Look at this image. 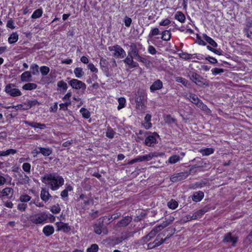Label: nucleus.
Wrapping results in <instances>:
<instances>
[{"label": "nucleus", "mask_w": 252, "mask_h": 252, "mask_svg": "<svg viewBox=\"0 0 252 252\" xmlns=\"http://www.w3.org/2000/svg\"><path fill=\"white\" fill-rule=\"evenodd\" d=\"M98 250V246L97 244H94L87 249V252H97Z\"/></svg>", "instance_id": "de8ad7c7"}, {"label": "nucleus", "mask_w": 252, "mask_h": 252, "mask_svg": "<svg viewBox=\"0 0 252 252\" xmlns=\"http://www.w3.org/2000/svg\"><path fill=\"white\" fill-rule=\"evenodd\" d=\"M39 66L35 63L32 64L30 66V69L31 70V73L33 75H36L38 73Z\"/></svg>", "instance_id": "c9c22d12"}, {"label": "nucleus", "mask_w": 252, "mask_h": 252, "mask_svg": "<svg viewBox=\"0 0 252 252\" xmlns=\"http://www.w3.org/2000/svg\"><path fill=\"white\" fill-rule=\"evenodd\" d=\"M118 101L119 105L117 108L118 110H120L125 107L126 102V99L124 97H120L118 98Z\"/></svg>", "instance_id": "58836bf2"}, {"label": "nucleus", "mask_w": 252, "mask_h": 252, "mask_svg": "<svg viewBox=\"0 0 252 252\" xmlns=\"http://www.w3.org/2000/svg\"><path fill=\"white\" fill-rule=\"evenodd\" d=\"M6 27L11 29H14L16 28L14 21L12 19H10L8 20Z\"/></svg>", "instance_id": "4d7b16f0"}, {"label": "nucleus", "mask_w": 252, "mask_h": 252, "mask_svg": "<svg viewBox=\"0 0 252 252\" xmlns=\"http://www.w3.org/2000/svg\"><path fill=\"white\" fill-rule=\"evenodd\" d=\"M148 51L150 54L152 55H155L157 53V50L156 48L152 45L149 46L148 48Z\"/></svg>", "instance_id": "680f3d73"}, {"label": "nucleus", "mask_w": 252, "mask_h": 252, "mask_svg": "<svg viewBox=\"0 0 252 252\" xmlns=\"http://www.w3.org/2000/svg\"><path fill=\"white\" fill-rule=\"evenodd\" d=\"M175 19L180 22L183 23L185 21V16L184 14L181 11H177L175 15Z\"/></svg>", "instance_id": "a878e982"}, {"label": "nucleus", "mask_w": 252, "mask_h": 252, "mask_svg": "<svg viewBox=\"0 0 252 252\" xmlns=\"http://www.w3.org/2000/svg\"><path fill=\"white\" fill-rule=\"evenodd\" d=\"M182 158L178 155H173L169 158L168 162L170 164H175L179 161Z\"/></svg>", "instance_id": "7c9ffc66"}, {"label": "nucleus", "mask_w": 252, "mask_h": 252, "mask_svg": "<svg viewBox=\"0 0 252 252\" xmlns=\"http://www.w3.org/2000/svg\"><path fill=\"white\" fill-rule=\"evenodd\" d=\"M27 207V205L25 203H20L18 205L17 208L21 211H24Z\"/></svg>", "instance_id": "e2e57ef3"}, {"label": "nucleus", "mask_w": 252, "mask_h": 252, "mask_svg": "<svg viewBox=\"0 0 252 252\" xmlns=\"http://www.w3.org/2000/svg\"><path fill=\"white\" fill-rule=\"evenodd\" d=\"M42 182L48 185L52 190L55 191L63 185L64 180L62 176L53 173L44 175L42 178Z\"/></svg>", "instance_id": "f257e3e1"}, {"label": "nucleus", "mask_w": 252, "mask_h": 252, "mask_svg": "<svg viewBox=\"0 0 252 252\" xmlns=\"http://www.w3.org/2000/svg\"><path fill=\"white\" fill-rule=\"evenodd\" d=\"M75 77L78 78H81L84 75V72L81 67H76L74 70Z\"/></svg>", "instance_id": "473e14b6"}, {"label": "nucleus", "mask_w": 252, "mask_h": 252, "mask_svg": "<svg viewBox=\"0 0 252 252\" xmlns=\"http://www.w3.org/2000/svg\"><path fill=\"white\" fill-rule=\"evenodd\" d=\"M103 226L102 222L99 224H96L94 225V231L95 233L100 234L102 232V228Z\"/></svg>", "instance_id": "e433bc0d"}, {"label": "nucleus", "mask_w": 252, "mask_h": 252, "mask_svg": "<svg viewBox=\"0 0 252 252\" xmlns=\"http://www.w3.org/2000/svg\"><path fill=\"white\" fill-rule=\"evenodd\" d=\"M36 105H39V103L36 100H33L29 101L28 102V104H27V108H28V109H29V108H31L32 107L35 106Z\"/></svg>", "instance_id": "6e6d98bb"}, {"label": "nucleus", "mask_w": 252, "mask_h": 252, "mask_svg": "<svg viewBox=\"0 0 252 252\" xmlns=\"http://www.w3.org/2000/svg\"><path fill=\"white\" fill-rule=\"evenodd\" d=\"M173 217H171L170 220L163 221L161 224L155 227L156 230H157L159 232V231L163 229L164 228L166 227V226L170 224L171 222L173 221Z\"/></svg>", "instance_id": "4468645a"}, {"label": "nucleus", "mask_w": 252, "mask_h": 252, "mask_svg": "<svg viewBox=\"0 0 252 252\" xmlns=\"http://www.w3.org/2000/svg\"><path fill=\"white\" fill-rule=\"evenodd\" d=\"M163 87V84L161 81L158 79L155 81L151 86L150 89L151 92H154L156 91L161 89Z\"/></svg>", "instance_id": "f8f14e48"}, {"label": "nucleus", "mask_w": 252, "mask_h": 252, "mask_svg": "<svg viewBox=\"0 0 252 252\" xmlns=\"http://www.w3.org/2000/svg\"><path fill=\"white\" fill-rule=\"evenodd\" d=\"M195 105L204 111L207 112L208 111H210L207 106L205 105L201 100H199Z\"/></svg>", "instance_id": "a19ab883"}, {"label": "nucleus", "mask_w": 252, "mask_h": 252, "mask_svg": "<svg viewBox=\"0 0 252 252\" xmlns=\"http://www.w3.org/2000/svg\"><path fill=\"white\" fill-rule=\"evenodd\" d=\"M162 155V153H159L158 152H151L148 154L138 156V157L139 162L144 161H149L155 157H158L159 156H161Z\"/></svg>", "instance_id": "0eeeda50"}, {"label": "nucleus", "mask_w": 252, "mask_h": 252, "mask_svg": "<svg viewBox=\"0 0 252 252\" xmlns=\"http://www.w3.org/2000/svg\"><path fill=\"white\" fill-rule=\"evenodd\" d=\"M203 39L206 40L209 44L214 47L217 46V43L211 37L207 36L206 34H203Z\"/></svg>", "instance_id": "c85d7f7f"}, {"label": "nucleus", "mask_w": 252, "mask_h": 252, "mask_svg": "<svg viewBox=\"0 0 252 252\" xmlns=\"http://www.w3.org/2000/svg\"><path fill=\"white\" fill-rule=\"evenodd\" d=\"M43 11L42 9H37L35 10L32 15V18L36 19L41 17L42 15Z\"/></svg>", "instance_id": "f704fd0d"}, {"label": "nucleus", "mask_w": 252, "mask_h": 252, "mask_svg": "<svg viewBox=\"0 0 252 252\" xmlns=\"http://www.w3.org/2000/svg\"><path fill=\"white\" fill-rule=\"evenodd\" d=\"M136 108L140 110H145L146 108L145 106V102L144 100V98H141V97H138L136 98Z\"/></svg>", "instance_id": "dca6fc26"}, {"label": "nucleus", "mask_w": 252, "mask_h": 252, "mask_svg": "<svg viewBox=\"0 0 252 252\" xmlns=\"http://www.w3.org/2000/svg\"><path fill=\"white\" fill-rule=\"evenodd\" d=\"M199 152L202 155V156H207L214 153V149L211 148L200 149L199 150Z\"/></svg>", "instance_id": "b1692460"}, {"label": "nucleus", "mask_w": 252, "mask_h": 252, "mask_svg": "<svg viewBox=\"0 0 252 252\" xmlns=\"http://www.w3.org/2000/svg\"><path fill=\"white\" fill-rule=\"evenodd\" d=\"M194 55H191L187 53H183L180 54V57L186 60L191 59Z\"/></svg>", "instance_id": "603ef678"}, {"label": "nucleus", "mask_w": 252, "mask_h": 252, "mask_svg": "<svg viewBox=\"0 0 252 252\" xmlns=\"http://www.w3.org/2000/svg\"><path fill=\"white\" fill-rule=\"evenodd\" d=\"M159 33L160 32L159 29L157 28H155L151 31L148 36L149 37H152L153 36L159 34Z\"/></svg>", "instance_id": "49530a36"}, {"label": "nucleus", "mask_w": 252, "mask_h": 252, "mask_svg": "<svg viewBox=\"0 0 252 252\" xmlns=\"http://www.w3.org/2000/svg\"><path fill=\"white\" fill-rule=\"evenodd\" d=\"M37 86L33 83H28L23 86L22 89L25 90H33L37 88Z\"/></svg>", "instance_id": "cd10ccee"}, {"label": "nucleus", "mask_w": 252, "mask_h": 252, "mask_svg": "<svg viewBox=\"0 0 252 252\" xmlns=\"http://www.w3.org/2000/svg\"><path fill=\"white\" fill-rule=\"evenodd\" d=\"M109 51L113 52V56L117 58H123L126 56L125 51L118 45L109 47Z\"/></svg>", "instance_id": "20e7f679"}, {"label": "nucleus", "mask_w": 252, "mask_h": 252, "mask_svg": "<svg viewBox=\"0 0 252 252\" xmlns=\"http://www.w3.org/2000/svg\"><path fill=\"white\" fill-rule=\"evenodd\" d=\"M131 221V218L127 217L121 220L120 222V225L122 226H126L128 225Z\"/></svg>", "instance_id": "c03bdc74"}, {"label": "nucleus", "mask_w": 252, "mask_h": 252, "mask_svg": "<svg viewBox=\"0 0 252 252\" xmlns=\"http://www.w3.org/2000/svg\"><path fill=\"white\" fill-rule=\"evenodd\" d=\"M80 113H81L83 117L85 119H88L90 117V112L84 108H82L80 110Z\"/></svg>", "instance_id": "ea45409f"}, {"label": "nucleus", "mask_w": 252, "mask_h": 252, "mask_svg": "<svg viewBox=\"0 0 252 252\" xmlns=\"http://www.w3.org/2000/svg\"><path fill=\"white\" fill-rule=\"evenodd\" d=\"M188 176V174L185 172H180L176 173L172 175L170 177V180L172 182H177L182 180L185 179Z\"/></svg>", "instance_id": "6e6552de"}, {"label": "nucleus", "mask_w": 252, "mask_h": 252, "mask_svg": "<svg viewBox=\"0 0 252 252\" xmlns=\"http://www.w3.org/2000/svg\"><path fill=\"white\" fill-rule=\"evenodd\" d=\"M175 80L176 82L182 84L185 87H188L189 85V82L187 79L181 77H176Z\"/></svg>", "instance_id": "72a5a7b5"}, {"label": "nucleus", "mask_w": 252, "mask_h": 252, "mask_svg": "<svg viewBox=\"0 0 252 252\" xmlns=\"http://www.w3.org/2000/svg\"><path fill=\"white\" fill-rule=\"evenodd\" d=\"M25 123L33 128H38L40 129H45L46 127V125L44 124H40L36 122H30L28 121H25Z\"/></svg>", "instance_id": "a211bd4d"}, {"label": "nucleus", "mask_w": 252, "mask_h": 252, "mask_svg": "<svg viewBox=\"0 0 252 252\" xmlns=\"http://www.w3.org/2000/svg\"><path fill=\"white\" fill-rule=\"evenodd\" d=\"M165 241V239H163L162 238L160 239H158V238H157L153 242L155 244L154 246H156L157 247L163 244Z\"/></svg>", "instance_id": "13d9d810"}, {"label": "nucleus", "mask_w": 252, "mask_h": 252, "mask_svg": "<svg viewBox=\"0 0 252 252\" xmlns=\"http://www.w3.org/2000/svg\"><path fill=\"white\" fill-rule=\"evenodd\" d=\"M188 98L192 103H194L195 105H196V104L200 100L197 96L193 94H189Z\"/></svg>", "instance_id": "2f4dec72"}, {"label": "nucleus", "mask_w": 252, "mask_h": 252, "mask_svg": "<svg viewBox=\"0 0 252 252\" xmlns=\"http://www.w3.org/2000/svg\"><path fill=\"white\" fill-rule=\"evenodd\" d=\"M31 199V197L28 194H24L21 195L20 196V200L22 202H27L29 201Z\"/></svg>", "instance_id": "8fccbe9b"}, {"label": "nucleus", "mask_w": 252, "mask_h": 252, "mask_svg": "<svg viewBox=\"0 0 252 252\" xmlns=\"http://www.w3.org/2000/svg\"><path fill=\"white\" fill-rule=\"evenodd\" d=\"M40 197L43 201L47 202L51 197V195L47 189H42L40 192Z\"/></svg>", "instance_id": "2eb2a0df"}, {"label": "nucleus", "mask_w": 252, "mask_h": 252, "mask_svg": "<svg viewBox=\"0 0 252 252\" xmlns=\"http://www.w3.org/2000/svg\"><path fill=\"white\" fill-rule=\"evenodd\" d=\"M115 132L112 129H108L106 132V135L107 137L113 138L114 136Z\"/></svg>", "instance_id": "bf43d9fd"}, {"label": "nucleus", "mask_w": 252, "mask_h": 252, "mask_svg": "<svg viewBox=\"0 0 252 252\" xmlns=\"http://www.w3.org/2000/svg\"><path fill=\"white\" fill-rule=\"evenodd\" d=\"M205 212L204 210H199L193 214V218L196 220L201 217Z\"/></svg>", "instance_id": "09e8293b"}, {"label": "nucleus", "mask_w": 252, "mask_h": 252, "mask_svg": "<svg viewBox=\"0 0 252 252\" xmlns=\"http://www.w3.org/2000/svg\"><path fill=\"white\" fill-rule=\"evenodd\" d=\"M88 68L93 72H97L98 69L94 66L93 63H89L88 65Z\"/></svg>", "instance_id": "69168bd1"}, {"label": "nucleus", "mask_w": 252, "mask_h": 252, "mask_svg": "<svg viewBox=\"0 0 252 252\" xmlns=\"http://www.w3.org/2000/svg\"><path fill=\"white\" fill-rule=\"evenodd\" d=\"M224 70L222 68H214L211 70L212 73L214 75H217L224 72Z\"/></svg>", "instance_id": "5fc2aeb1"}, {"label": "nucleus", "mask_w": 252, "mask_h": 252, "mask_svg": "<svg viewBox=\"0 0 252 252\" xmlns=\"http://www.w3.org/2000/svg\"><path fill=\"white\" fill-rule=\"evenodd\" d=\"M58 90L60 91L65 92L67 90L68 86L67 83L63 80L60 81L57 83Z\"/></svg>", "instance_id": "4be33fe9"}, {"label": "nucleus", "mask_w": 252, "mask_h": 252, "mask_svg": "<svg viewBox=\"0 0 252 252\" xmlns=\"http://www.w3.org/2000/svg\"><path fill=\"white\" fill-rule=\"evenodd\" d=\"M129 48V50L128 52V55H132L135 58L139 55L138 49L134 43H131Z\"/></svg>", "instance_id": "ddd939ff"}, {"label": "nucleus", "mask_w": 252, "mask_h": 252, "mask_svg": "<svg viewBox=\"0 0 252 252\" xmlns=\"http://www.w3.org/2000/svg\"><path fill=\"white\" fill-rule=\"evenodd\" d=\"M69 85L72 88L79 90L82 89L85 90L86 88V85L80 80L76 79H72L69 82Z\"/></svg>", "instance_id": "423d86ee"}, {"label": "nucleus", "mask_w": 252, "mask_h": 252, "mask_svg": "<svg viewBox=\"0 0 252 252\" xmlns=\"http://www.w3.org/2000/svg\"><path fill=\"white\" fill-rule=\"evenodd\" d=\"M50 211L54 214H58L60 212L61 208L59 204H57L51 207Z\"/></svg>", "instance_id": "864d4df0"}, {"label": "nucleus", "mask_w": 252, "mask_h": 252, "mask_svg": "<svg viewBox=\"0 0 252 252\" xmlns=\"http://www.w3.org/2000/svg\"><path fill=\"white\" fill-rule=\"evenodd\" d=\"M171 23V21L168 19H165L159 22V25L161 26H166L169 25Z\"/></svg>", "instance_id": "052dcab7"}, {"label": "nucleus", "mask_w": 252, "mask_h": 252, "mask_svg": "<svg viewBox=\"0 0 252 252\" xmlns=\"http://www.w3.org/2000/svg\"><path fill=\"white\" fill-rule=\"evenodd\" d=\"M134 57L132 55H128L126 58L125 60H124V62L126 64H127L130 66L131 63H133V58Z\"/></svg>", "instance_id": "a18cd8bd"}, {"label": "nucleus", "mask_w": 252, "mask_h": 252, "mask_svg": "<svg viewBox=\"0 0 252 252\" xmlns=\"http://www.w3.org/2000/svg\"><path fill=\"white\" fill-rule=\"evenodd\" d=\"M5 92L10 96L15 97L22 94L21 91L12 84H9L6 86L5 88Z\"/></svg>", "instance_id": "39448f33"}, {"label": "nucleus", "mask_w": 252, "mask_h": 252, "mask_svg": "<svg viewBox=\"0 0 252 252\" xmlns=\"http://www.w3.org/2000/svg\"><path fill=\"white\" fill-rule=\"evenodd\" d=\"M243 32L246 35L248 38L250 39L252 38V32L249 31V29H248L247 28H244Z\"/></svg>", "instance_id": "0e129e2a"}, {"label": "nucleus", "mask_w": 252, "mask_h": 252, "mask_svg": "<svg viewBox=\"0 0 252 252\" xmlns=\"http://www.w3.org/2000/svg\"><path fill=\"white\" fill-rule=\"evenodd\" d=\"M171 33L169 30H165L161 32V38L164 41H169L171 38Z\"/></svg>", "instance_id": "393cba45"}, {"label": "nucleus", "mask_w": 252, "mask_h": 252, "mask_svg": "<svg viewBox=\"0 0 252 252\" xmlns=\"http://www.w3.org/2000/svg\"><path fill=\"white\" fill-rule=\"evenodd\" d=\"M19 39V35L17 32H13L9 35L8 38V42L9 44H13L16 42Z\"/></svg>", "instance_id": "6ab92c4d"}, {"label": "nucleus", "mask_w": 252, "mask_h": 252, "mask_svg": "<svg viewBox=\"0 0 252 252\" xmlns=\"http://www.w3.org/2000/svg\"><path fill=\"white\" fill-rule=\"evenodd\" d=\"M13 191V189L12 188H6L2 190L1 193L2 196H8L9 194H12Z\"/></svg>", "instance_id": "79ce46f5"}, {"label": "nucleus", "mask_w": 252, "mask_h": 252, "mask_svg": "<svg viewBox=\"0 0 252 252\" xmlns=\"http://www.w3.org/2000/svg\"><path fill=\"white\" fill-rule=\"evenodd\" d=\"M158 231L156 230V228L155 227L151 231V232L148 234V237L150 238H153L157 234V233Z\"/></svg>", "instance_id": "338daca9"}, {"label": "nucleus", "mask_w": 252, "mask_h": 252, "mask_svg": "<svg viewBox=\"0 0 252 252\" xmlns=\"http://www.w3.org/2000/svg\"><path fill=\"white\" fill-rule=\"evenodd\" d=\"M30 179L27 175L24 174L21 175L19 178V183L21 185L29 184Z\"/></svg>", "instance_id": "5701e85b"}, {"label": "nucleus", "mask_w": 252, "mask_h": 252, "mask_svg": "<svg viewBox=\"0 0 252 252\" xmlns=\"http://www.w3.org/2000/svg\"><path fill=\"white\" fill-rule=\"evenodd\" d=\"M188 77L193 82L199 86L201 87L203 85H208V83L201 76L194 72L189 73Z\"/></svg>", "instance_id": "7ed1b4c3"}, {"label": "nucleus", "mask_w": 252, "mask_h": 252, "mask_svg": "<svg viewBox=\"0 0 252 252\" xmlns=\"http://www.w3.org/2000/svg\"><path fill=\"white\" fill-rule=\"evenodd\" d=\"M43 232L45 236H49L54 232V228L50 225H46L43 228Z\"/></svg>", "instance_id": "f3484780"}, {"label": "nucleus", "mask_w": 252, "mask_h": 252, "mask_svg": "<svg viewBox=\"0 0 252 252\" xmlns=\"http://www.w3.org/2000/svg\"><path fill=\"white\" fill-rule=\"evenodd\" d=\"M204 197V193L202 191H199L198 192H195L192 197V199L193 201L195 202H199L202 200V199Z\"/></svg>", "instance_id": "aec40b11"}, {"label": "nucleus", "mask_w": 252, "mask_h": 252, "mask_svg": "<svg viewBox=\"0 0 252 252\" xmlns=\"http://www.w3.org/2000/svg\"><path fill=\"white\" fill-rule=\"evenodd\" d=\"M16 153V150L10 149L6 151H0V156H8L10 155H14Z\"/></svg>", "instance_id": "c756f323"}, {"label": "nucleus", "mask_w": 252, "mask_h": 252, "mask_svg": "<svg viewBox=\"0 0 252 252\" xmlns=\"http://www.w3.org/2000/svg\"><path fill=\"white\" fill-rule=\"evenodd\" d=\"M156 135H157V133H153L152 134L147 136L145 140V144L149 147L153 146L157 142Z\"/></svg>", "instance_id": "9d476101"}, {"label": "nucleus", "mask_w": 252, "mask_h": 252, "mask_svg": "<svg viewBox=\"0 0 252 252\" xmlns=\"http://www.w3.org/2000/svg\"><path fill=\"white\" fill-rule=\"evenodd\" d=\"M246 27L245 28H247L249 29L250 28L252 27V19L248 18L246 20L245 24Z\"/></svg>", "instance_id": "774afa93"}, {"label": "nucleus", "mask_w": 252, "mask_h": 252, "mask_svg": "<svg viewBox=\"0 0 252 252\" xmlns=\"http://www.w3.org/2000/svg\"><path fill=\"white\" fill-rule=\"evenodd\" d=\"M31 78V73L29 71L23 72L21 75V80L22 82H29Z\"/></svg>", "instance_id": "412c9836"}, {"label": "nucleus", "mask_w": 252, "mask_h": 252, "mask_svg": "<svg viewBox=\"0 0 252 252\" xmlns=\"http://www.w3.org/2000/svg\"><path fill=\"white\" fill-rule=\"evenodd\" d=\"M237 237L233 236L231 233H228L224 235L223 241L225 243H231L233 246H235L237 242Z\"/></svg>", "instance_id": "1a4fd4ad"}, {"label": "nucleus", "mask_w": 252, "mask_h": 252, "mask_svg": "<svg viewBox=\"0 0 252 252\" xmlns=\"http://www.w3.org/2000/svg\"><path fill=\"white\" fill-rule=\"evenodd\" d=\"M39 152L44 156H49L52 153V150L49 148L39 147Z\"/></svg>", "instance_id": "bb28decb"}, {"label": "nucleus", "mask_w": 252, "mask_h": 252, "mask_svg": "<svg viewBox=\"0 0 252 252\" xmlns=\"http://www.w3.org/2000/svg\"><path fill=\"white\" fill-rule=\"evenodd\" d=\"M22 168L25 172L30 173L31 172V165L29 163H24L22 165Z\"/></svg>", "instance_id": "3c124183"}, {"label": "nucleus", "mask_w": 252, "mask_h": 252, "mask_svg": "<svg viewBox=\"0 0 252 252\" xmlns=\"http://www.w3.org/2000/svg\"><path fill=\"white\" fill-rule=\"evenodd\" d=\"M49 215L46 212H40L30 216L29 220L36 225H43L48 222Z\"/></svg>", "instance_id": "f03ea898"}, {"label": "nucleus", "mask_w": 252, "mask_h": 252, "mask_svg": "<svg viewBox=\"0 0 252 252\" xmlns=\"http://www.w3.org/2000/svg\"><path fill=\"white\" fill-rule=\"evenodd\" d=\"M167 205L169 208L174 210L178 207V203L176 201L171 199L168 202Z\"/></svg>", "instance_id": "4c0bfd02"}, {"label": "nucleus", "mask_w": 252, "mask_h": 252, "mask_svg": "<svg viewBox=\"0 0 252 252\" xmlns=\"http://www.w3.org/2000/svg\"><path fill=\"white\" fill-rule=\"evenodd\" d=\"M40 71L43 76H45L49 73L50 68L47 66H42L40 67Z\"/></svg>", "instance_id": "37998d69"}, {"label": "nucleus", "mask_w": 252, "mask_h": 252, "mask_svg": "<svg viewBox=\"0 0 252 252\" xmlns=\"http://www.w3.org/2000/svg\"><path fill=\"white\" fill-rule=\"evenodd\" d=\"M56 225L57 231L63 230L64 232H67L70 230V227L67 223L60 221L56 222Z\"/></svg>", "instance_id": "9b49d317"}]
</instances>
